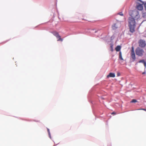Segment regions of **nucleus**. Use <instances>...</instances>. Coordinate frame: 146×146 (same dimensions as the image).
Wrapping results in <instances>:
<instances>
[{"label": "nucleus", "instance_id": "nucleus-13", "mask_svg": "<svg viewBox=\"0 0 146 146\" xmlns=\"http://www.w3.org/2000/svg\"><path fill=\"white\" fill-rule=\"evenodd\" d=\"M135 53L134 51V48L133 46H132L131 47V53Z\"/></svg>", "mask_w": 146, "mask_h": 146}, {"label": "nucleus", "instance_id": "nucleus-17", "mask_svg": "<svg viewBox=\"0 0 146 146\" xmlns=\"http://www.w3.org/2000/svg\"><path fill=\"white\" fill-rule=\"evenodd\" d=\"M116 114V113L114 112H113L111 113V114L112 115H115Z\"/></svg>", "mask_w": 146, "mask_h": 146}, {"label": "nucleus", "instance_id": "nucleus-11", "mask_svg": "<svg viewBox=\"0 0 146 146\" xmlns=\"http://www.w3.org/2000/svg\"><path fill=\"white\" fill-rule=\"evenodd\" d=\"M121 49V46H118L115 48V50L117 51H119Z\"/></svg>", "mask_w": 146, "mask_h": 146}, {"label": "nucleus", "instance_id": "nucleus-5", "mask_svg": "<svg viewBox=\"0 0 146 146\" xmlns=\"http://www.w3.org/2000/svg\"><path fill=\"white\" fill-rule=\"evenodd\" d=\"M120 26V24L117 23L113 24L112 26V28L113 30H115Z\"/></svg>", "mask_w": 146, "mask_h": 146}, {"label": "nucleus", "instance_id": "nucleus-16", "mask_svg": "<svg viewBox=\"0 0 146 146\" xmlns=\"http://www.w3.org/2000/svg\"><path fill=\"white\" fill-rule=\"evenodd\" d=\"M118 14L119 15H120L121 16H123V14L122 12L119 13H118Z\"/></svg>", "mask_w": 146, "mask_h": 146}, {"label": "nucleus", "instance_id": "nucleus-3", "mask_svg": "<svg viewBox=\"0 0 146 146\" xmlns=\"http://www.w3.org/2000/svg\"><path fill=\"white\" fill-rule=\"evenodd\" d=\"M139 46L143 48L145 46L146 43L145 41L143 40H140L138 42Z\"/></svg>", "mask_w": 146, "mask_h": 146}, {"label": "nucleus", "instance_id": "nucleus-20", "mask_svg": "<svg viewBox=\"0 0 146 146\" xmlns=\"http://www.w3.org/2000/svg\"><path fill=\"white\" fill-rule=\"evenodd\" d=\"M47 131L48 132L49 134H50L49 130L48 129H47Z\"/></svg>", "mask_w": 146, "mask_h": 146}, {"label": "nucleus", "instance_id": "nucleus-6", "mask_svg": "<svg viewBox=\"0 0 146 146\" xmlns=\"http://www.w3.org/2000/svg\"><path fill=\"white\" fill-rule=\"evenodd\" d=\"M130 55L131 57L132 60V61L133 62L135 61L136 59V57L135 53H131Z\"/></svg>", "mask_w": 146, "mask_h": 146}, {"label": "nucleus", "instance_id": "nucleus-23", "mask_svg": "<svg viewBox=\"0 0 146 146\" xmlns=\"http://www.w3.org/2000/svg\"><path fill=\"white\" fill-rule=\"evenodd\" d=\"M8 41V40H7V41ZM7 42V41H5V42Z\"/></svg>", "mask_w": 146, "mask_h": 146}, {"label": "nucleus", "instance_id": "nucleus-18", "mask_svg": "<svg viewBox=\"0 0 146 146\" xmlns=\"http://www.w3.org/2000/svg\"><path fill=\"white\" fill-rule=\"evenodd\" d=\"M144 7L145 10L146 11V3H145L144 4Z\"/></svg>", "mask_w": 146, "mask_h": 146}, {"label": "nucleus", "instance_id": "nucleus-21", "mask_svg": "<svg viewBox=\"0 0 146 146\" xmlns=\"http://www.w3.org/2000/svg\"><path fill=\"white\" fill-rule=\"evenodd\" d=\"M144 73H145V72H143V73H142V74H144Z\"/></svg>", "mask_w": 146, "mask_h": 146}, {"label": "nucleus", "instance_id": "nucleus-1", "mask_svg": "<svg viewBox=\"0 0 146 146\" xmlns=\"http://www.w3.org/2000/svg\"><path fill=\"white\" fill-rule=\"evenodd\" d=\"M131 17L128 19L129 27L130 31L133 33L135 31V20H137L139 18L140 16L139 12L137 11H133L131 15Z\"/></svg>", "mask_w": 146, "mask_h": 146}, {"label": "nucleus", "instance_id": "nucleus-2", "mask_svg": "<svg viewBox=\"0 0 146 146\" xmlns=\"http://www.w3.org/2000/svg\"><path fill=\"white\" fill-rule=\"evenodd\" d=\"M135 53L137 55L139 56H141L144 53V52L143 49L139 47H138L135 50Z\"/></svg>", "mask_w": 146, "mask_h": 146}, {"label": "nucleus", "instance_id": "nucleus-19", "mask_svg": "<svg viewBox=\"0 0 146 146\" xmlns=\"http://www.w3.org/2000/svg\"><path fill=\"white\" fill-rule=\"evenodd\" d=\"M138 110H143L146 111V109H138Z\"/></svg>", "mask_w": 146, "mask_h": 146}, {"label": "nucleus", "instance_id": "nucleus-10", "mask_svg": "<svg viewBox=\"0 0 146 146\" xmlns=\"http://www.w3.org/2000/svg\"><path fill=\"white\" fill-rule=\"evenodd\" d=\"M56 38H57L58 39L57 40L58 41H61L62 42L63 40V39L61 38V36L59 35Z\"/></svg>", "mask_w": 146, "mask_h": 146}, {"label": "nucleus", "instance_id": "nucleus-12", "mask_svg": "<svg viewBox=\"0 0 146 146\" xmlns=\"http://www.w3.org/2000/svg\"><path fill=\"white\" fill-rule=\"evenodd\" d=\"M119 58L121 60H123V59L122 57L121 52L120 51L119 52Z\"/></svg>", "mask_w": 146, "mask_h": 146}, {"label": "nucleus", "instance_id": "nucleus-4", "mask_svg": "<svg viewBox=\"0 0 146 146\" xmlns=\"http://www.w3.org/2000/svg\"><path fill=\"white\" fill-rule=\"evenodd\" d=\"M142 3V4H139L137 5V9L139 10H142L143 9V5L144 4V2L141 1Z\"/></svg>", "mask_w": 146, "mask_h": 146}, {"label": "nucleus", "instance_id": "nucleus-22", "mask_svg": "<svg viewBox=\"0 0 146 146\" xmlns=\"http://www.w3.org/2000/svg\"><path fill=\"white\" fill-rule=\"evenodd\" d=\"M119 74H118V76H119Z\"/></svg>", "mask_w": 146, "mask_h": 146}, {"label": "nucleus", "instance_id": "nucleus-14", "mask_svg": "<svg viewBox=\"0 0 146 146\" xmlns=\"http://www.w3.org/2000/svg\"><path fill=\"white\" fill-rule=\"evenodd\" d=\"M137 102V101L136 100L133 99L131 101V102Z\"/></svg>", "mask_w": 146, "mask_h": 146}, {"label": "nucleus", "instance_id": "nucleus-7", "mask_svg": "<svg viewBox=\"0 0 146 146\" xmlns=\"http://www.w3.org/2000/svg\"><path fill=\"white\" fill-rule=\"evenodd\" d=\"M115 75L114 73H112L111 72H110L109 73V74L107 76V78H109V77H112L113 78L115 77Z\"/></svg>", "mask_w": 146, "mask_h": 146}, {"label": "nucleus", "instance_id": "nucleus-9", "mask_svg": "<svg viewBox=\"0 0 146 146\" xmlns=\"http://www.w3.org/2000/svg\"><path fill=\"white\" fill-rule=\"evenodd\" d=\"M139 63H143L144 66L145 67H146V62L144 60H140L139 61Z\"/></svg>", "mask_w": 146, "mask_h": 146}, {"label": "nucleus", "instance_id": "nucleus-15", "mask_svg": "<svg viewBox=\"0 0 146 146\" xmlns=\"http://www.w3.org/2000/svg\"><path fill=\"white\" fill-rule=\"evenodd\" d=\"M110 48H111V51L112 52H113V46L112 45H111L110 46Z\"/></svg>", "mask_w": 146, "mask_h": 146}, {"label": "nucleus", "instance_id": "nucleus-8", "mask_svg": "<svg viewBox=\"0 0 146 146\" xmlns=\"http://www.w3.org/2000/svg\"><path fill=\"white\" fill-rule=\"evenodd\" d=\"M51 33H52L56 37L59 35L58 33L56 31H52L51 32Z\"/></svg>", "mask_w": 146, "mask_h": 146}]
</instances>
